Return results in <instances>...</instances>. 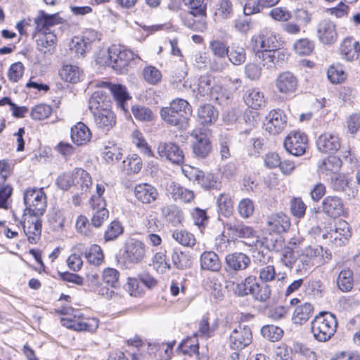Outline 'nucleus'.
Wrapping results in <instances>:
<instances>
[{"label": "nucleus", "mask_w": 360, "mask_h": 360, "mask_svg": "<svg viewBox=\"0 0 360 360\" xmlns=\"http://www.w3.org/2000/svg\"><path fill=\"white\" fill-rule=\"evenodd\" d=\"M191 114V105L182 98L173 100L169 106L162 108L160 110L162 120L179 130H186L188 127Z\"/></svg>", "instance_id": "1"}, {"label": "nucleus", "mask_w": 360, "mask_h": 360, "mask_svg": "<svg viewBox=\"0 0 360 360\" xmlns=\"http://www.w3.org/2000/svg\"><path fill=\"white\" fill-rule=\"evenodd\" d=\"M338 321L335 316L328 311H321L311 323V331L315 340L324 342L329 340L336 332Z\"/></svg>", "instance_id": "2"}, {"label": "nucleus", "mask_w": 360, "mask_h": 360, "mask_svg": "<svg viewBox=\"0 0 360 360\" xmlns=\"http://www.w3.org/2000/svg\"><path fill=\"white\" fill-rule=\"evenodd\" d=\"M190 11L181 17L184 24L190 29L203 32L207 28V4L205 0H184Z\"/></svg>", "instance_id": "3"}, {"label": "nucleus", "mask_w": 360, "mask_h": 360, "mask_svg": "<svg viewBox=\"0 0 360 360\" xmlns=\"http://www.w3.org/2000/svg\"><path fill=\"white\" fill-rule=\"evenodd\" d=\"M23 202L25 205L23 217L27 216V212L31 216L41 217L46 208V195L44 188H27L24 192Z\"/></svg>", "instance_id": "4"}, {"label": "nucleus", "mask_w": 360, "mask_h": 360, "mask_svg": "<svg viewBox=\"0 0 360 360\" xmlns=\"http://www.w3.org/2000/svg\"><path fill=\"white\" fill-rule=\"evenodd\" d=\"M108 61L105 63L110 65L117 72L124 73L129 63L134 58V53L122 46L112 45L108 50Z\"/></svg>", "instance_id": "5"}, {"label": "nucleus", "mask_w": 360, "mask_h": 360, "mask_svg": "<svg viewBox=\"0 0 360 360\" xmlns=\"http://www.w3.org/2000/svg\"><path fill=\"white\" fill-rule=\"evenodd\" d=\"M283 145L290 155L301 156L305 153L308 147V139L304 133L292 131L285 137Z\"/></svg>", "instance_id": "6"}, {"label": "nucleus", "mask_w": 360, "mask_h": 360, "mask_svg": "<svg viewBox=\"0 0 360 360\" xmlns=\"http://www.w3.org/2000/svg\"><path fill=\"white\" fill-rule=\"evenodd\" d=\"M287 116L281 109L271 110L265 117L263 126L266 131L276 135L282 132L287 125Z\"/></svg>", "instance_id": "7"}, {"label": "nucleus", "mask_w": 360, "mask_h": 360, "mask_svg": "<svg viewBox=\"0 0 360 360\" xmlns=\"http://www.w3.org/2000/svg\"><path fill=\"white\" fill-rule=\"evenodd\" d=\"M252 340L250 328L238 325L231 333L229 339V347L234 350H241L248 347Z\"/></svg>", "instance_id": "8"}, {"label": "nucleus", "mask_w": 360, "mask_h": 360, "mask_svg": "<svg viewBox=\"0 0 360 360\" xmlns=\"http://www.w3.org/2000/svg\"><path fill=\"white\" fill-rule=\"evenodd\" d=\"M252 42L254 43V49H261L269 51L279 49L283 45L281 38L272 31H263L258 35H254L252 37Z\"/></svg>", "instance_id": "9"}, {"label": "nucleus", "mask_w": 360, "mask_h": 360, "mask_svg": "<svg viewBox=\"0 0 360 360\" xmlns=\"http://www.w3.org/2000/svg\"><path fill=\"white\" fill-rule=\"evenodd\" d=\"M323 248L321 246H308L302 250L299 255L297 271H307L311 266L316 264V261L320 259L323 255Z\"/></svg>", "instance_id": "10"}, {"label": "nucleus", "mask_w": 360, "mask_h": 360, "mask_svg": "<svg viewBox=\"0 0 360 360\" xmlns=\"http://www.w3.org/2000/svg\"><path fill=\"white\" fill-rule=\"evenodd\" d=\"M99 86L108 89L110 91L117 103V107L121 110L124 112L128 111V101L130 100L131 97L128 93L125 86L120 84H112L108 82H101Z\"/></svg>", "instance_id": "11"}, {"label": "nucleus", "mask_w": 360, "mask_h": 360, "mask_svg": "<svg viewBox=\"0 0 360 360\" xmlns=\"http://www.w3.org/2000/svg\"><path fill=\"white\" fill-rule=\"evenodd\" d=\"M79 316L75 314L74 318H62L60 319L61 324L76 331H88L94 332L98 327V320L96 318H88L84 319H79Z\"/></svg>", "instance_id": "12"}, {"label": "nucleus", "mask_w": 360, "mask_h": 360, "mask_svg": "<svg viewBox=\"0 0 360 360\" xmlns=\"http://www.w3.org/2000/svg\"><path fill=\"white\" fill-rule=\"evenodd\" d=\"M224 231V236L229 239L235 240L238 238H248L252 236V228L243 224L241 222L231 219L228 221H222Z\"/></svg>", "instance_id": "13"}, {"label": "nucleus", "mask_w": 360, "mask_h": 360, "mask_svg": "<svg viewBox=\"0 0 360 360\" xmlns=\"http://www.w3.org/2000/svg\"><path fill=\"white\" fill-rule=\"evenodd\" d=\"M225 271L230 274L245 270L251 264L250 257L241 252H235L229 254L225 258Z\"/></svg>", "instance_id": "14"}, {"label": "nucleus", "mask_w": 360, "mask_h": 360, "mask_svg": "<svg viewBox=\"0 0 360 360\" xmlns=\"http://www.w3.org/2000/svg\"><path fill=\"white\" fill-rule=\"evenodd\" d=\"M35 32H53V28L63 23V18L58 14H47L44 11H39L37 16L34 18Z\"/></svg>", "instance_id": "15"}, {"label": "nucleus", "mask_w": 360, "mask_h": 360, "mask_svg": "<svg viewBox=\"0 0 360 360\" xmlns=\"http://www.w3.org/2000/svg\"><path fill=\"white\" fill-rule=\"evenodd\" d=\"M40 217L29 214L27 219L25 218L24 221H21L24 233L29 243L32 244H37L41 238L42 225Z\"/></svg>", "instance_id": "16"}, {"label": "nucleus", "mask_w": 360, "mask_h": 360, "mask_svg": "<svg viewBox=\"0 0 360 360\" xmlns=\"http://www.w3.org/2000/svg\"><path fill=\"white\" fill-rule=\"evenodd\" d=\"M316 32L319 41L323 44H333L338 39L336 25L330 20H323L319 22Z\"/></svg>", "instance_id": "17"}, {"label": "nucleus", "mask_w": 360, "mask_h": 360, "mask_svg": "<svg viewBox=\"0 0 360 360\" xmlns=\"http://www.w3.org/2000/svg\"><path fill=\"white\" fill-rule=\"evenodd\" d=\"M146 251V245L143 242L131 238L125 245L124 255L129 262L136 264L143 259Z\"/></svg>", "instance_id": "18"}, {"label": "nucleus", "mask_w": 360, "mask_h": 360, "mask_svg": "<svg viewBox=\"0 0 360 360\" xmlns=\"http://www.w3.org/2000/svg\"><path fill=\"white\" fill-rule=\"evenodd\" d=\"M33 37L36 38L37 47L43 54H51L54 52L57 37L53 32H34Z\"/></svg>", "instance_id": "19"}, {"label": "nucleus", "mask_w": 360, "mask_h": 360, "mask_svg": "<svg viewBox=\"0 0 360 360\" xmlns=\"http://www.w3.org/2000/svg\"><path fill=\"white\" fill-rule=\"evenodd\" d=\"M298 85L297 77L290 72L281 73L276 79V87L278 91L285 95L294 93Z\"/></svg>", "instance_id": "20"}, {"label": "nucleus", "mask_w": 360, "mask_h": 360, "mask_svg": "<svg viewBox=\"0 0 360 360\" xmlns=\"http://www.w3.org/2000/svg\"><path fill=\"white\" fill-rule=\"evenodd\" d=\"M191 136L195 139L193 144V153L198 157L205 158L211 150V144L207 136L201 129H195L191 132Z\"/></svg>", "instance_id": "21"}, {"label": "nucleus", "mask_w": 360, "mask_h": 360, "mask_svg": "<svg viewBox=\"0 0 360 360\" xmlns=\"http://www.w3.org/2000/svg\"><path fill=\"white\" fill-rule=\"evenodd\" d=\"M316 146L321 152L333 155L340 148V139L330 133H323L316 140Z\"/></svg>", "instance_id": "22"}, {"label": "nucleus", "mask_w": 360, "mask_h": 360, "mask_svg": "<svg viewBox=\"0 0 360 360\" xmlns=\"http://www.w3.org/2000/svg\"><path fill=\"white\" fill-rule=\"evenodd\" d=\"M96 126L103 131H109L116 123L114 112L108 108H101L93 112Z\"/></svg>", "instance_id": "23"}, {"label": "nucleus", "mask_w": 360, "mask_h": 360, "mask_svg": "<svg viewBox=\"0 0 360 360\" xmlns=\"http://www.w3.org/2000/svg\"><path fill=\"white\" fill-rule=\"evenodd\" d=\"M322 210L328 216L336 218L344 213V204L337 196H327L322 202Z\"/></svg>", "instance_id": "24"}, {"label": "nucleus", "mask_w": 360, "mask_h": 360, "mask_svg": "<svg viewBox=\"0 0 360 360\" xmlns=\"http://www.w3.org/2000/svg\"><path fill=\"white\" fill-rule=\"evenodd\" d=\"M92 186V179L91 175L82 168L75 169L74 187L77 190V195L84 194L89 191ZM77 195L74 196V199Z\"/></svg>", "instance_id": "25"}, {"label": "nucleus", "mask_w": 360, "mask_h": 360, "mask_svg": "<svg viewBox=\"0 0 360 360\" xmlns=\"http://www.w3.org/2000/svg\"><path fill=\"white\" fill-rule=\"evenodd\" d=\"M340 52L343 59L349 62L353 61L359 56V44L352 37L346 38L340 44Z\"/></svg>", "instance_id": "26"}, {"label": "nucleus", "mask_w": 360, "mask_h": 360, "mask_svg": "<svg viewBox=\"0 0 360 360\" xmlns=\"http://www.w3.org/2000/svg\"><path fill=\"white\" fill-rule=\"evenodd\" d=\"M194 176L195 180L205 190L219 189L221 186V181L217 174L195 169Z\"/></svg>", "instance_id": "27"}, {"label": "nucleus", "mask_w": 360, "mask_h": 360, "mask_svg": "<svg viewBox=\"0 0 360 360\" xmlns=\"http://www.w3.org/2000/svg\"><path fill=\"white\" fill-rule=\"evenodd\" d=\"M136 198L142 203L149 204L154 202L158 196L157 189L148 184H141L134 188Z\"/></svg>", "instance_id": "28"}, {"label": "nucleus", "mask_w": 360, "mask_h": 360, "mask_svg": "<svg viewBox=\"0 0 360 360\" xmlns=\"http://www.w3.org/2000/svg\"><path fill=\"white\" fill-rule=\"evenodd\" d=\"M266 224L275 233L286 231L290 226V218L283 212L274 213L268 217Z\"/></svg>", "instance_id": "29"}, {"label": "nucleus", "mask_w": 360, "mask_h": 360, "mask_svg": "<svg viewBox=\"0 0 360 360\" xmlns=\"http://www.w3.org/2000/svg\"><path fill=\"white\" fill-rule=\"evenodd\" d=\"M172 198L174 200H180L184 202H190L194 198L193 191L181 186L179 184L172 181L167 188Z\"/></svg>", "instance_id": "30"}, {"label": "nucleus", "mask_w": 360, "mask_h": 360, "mask_svg": "<svg viewBox=\"0 0 360 360\" xmlns=\"http://www.w3.org/2000/svg\"><path fill=\"white\" fill-rule=\"evenodd\" d=\"M261 244V248L271 251L279 252L284 248V240L280 233H269L262 240H257V245Z\"/></svg>", "instance_id": "31"}, {"label": "nucleus", "mask_w": 360, "mask_h": 360, "mask_svg": "<svg viewBox=\"0 0 360 360\" xmlns=\"http://www.w3.org/2000/svg\"><path fill=\"white\" fill-rule=\"evenodd\" d=\"M91 138V133L86 125L78 122L71 128V139L78 146L88 143Z\"/></svg>", "instance_id": "32"}, {"label": "nucleus", "mask_w": 360, "mask_h": 360, "mask_svg": "<svg viewBox=\"0 0 360 360\" xmlns=\"http://www.w3.org/2000/svg\"><path fill=\"white\" fill-rule=\"evenodd\" d=\"M198 122L202 125L212 124L218 118V111L210 104L200 106L197 112Z\"/></svg>", "instance_id": "33"}, {"label": "nucleus", "mask_w": 360, "mask_h": 360, "mask_svg": "<svg viewBox=\"0 0 360 360\" xmlns=\"http://www.w3.org/2000/svg\"><path fill=\"white\" fill-rule=\"evenodd\" d=\"M314 311V307L311 303L305 302L298 305L293 311L292 321L295 324L302 325L309 319Z\"/></svg>", "instance_id": "34"}, {"label": "nucleus", "mask_w": 360, "mask_h": 360, "mask_svg": "<svg viewBox=\"0 0 360 360\" xmlns=\"http://www.w3.org/2000/svg\"><path fill=\"white\" fill-rule=\"evenodd\" d=\"M221 266L219 256L212 251L204 252L200 256V267L202 269L218 271Z\"/></svg>", "instance_id": "35"}, {"label": "nucleus", "mask_w": 360, "mask_h": 360, "mask_svg": "<svg viewBox=\"0 0 360 360\" xmlns=\"http://www.w3.org/2000/svg\"><path fill=\"white\" fill-rule=\"evenodd\" d=\"M280 0H247L244 6V13L250 15L259 13L264 8L275 6Z\"/></svg>", "instance_id": "36"}, {"label": "nucleus", "mask_w": 360, "mask_h": 360, "mask_svg": "<svg viewBox=\"0 0 360 360\" xmlns=\"http://www.w3.org/2000/svg\"><path fill=\"white\" fill-rule=\"evenodd\" d=\"M255 288H258L256 277L255 276H249L244 281L237 283L234 288V292L236 295L240 297L248 295H252Z\"/></svg>", "instance_id": "37"}, {"label": "nucleus", "mask_w": 360, "mask_h": 360, "mask_svg": "<svg viewBox=\"0 0 360 360\" xmlns=\"http://www.w3.org/2000/svg\"><path fill=\"white\" fill-rule=\"evenodd\" d=\"M62 79L70 83H77L83 77L82 71L76 65H65L60 70Z\"/></svg>", "instance_id": "38"}, {"label": "nucleus", "mask_w": 360, "mask_h": 360, "mask_svg": "<svg viewBox=\"0 0 360 360\" xmlns=\"http://www.w3.org/2000/svg\"><path fill=\"white\" fill-rule=\"evenodd\" d=\"M243 98L248 106L255 109L264 106L266 103L264 94L256 89H248Z\"/></svg>", "instance_id": "39"}, {"label": "nucleus", "mask_w": 360, "mask_h": 360, "mask_svg": "<svg viewBox=\"0 0 360 360\" xmlns=\"http://www.w3.org/2000/svg\"><path fill=\"white\" fill-rule=\"evenodd\" d=\"M158 152L161 158H184V154L179 146L173 143H160Z\"/></svg>", "instance_id": "40"}, {"label": "nucleus", "mask_w": 360, "mask_h": 360, "mask_svg": "<svg viewBox=\"0 0 360 360\" xmlns=\"http://www.w3.org/2000/svg\"><path fill=\"white\" fill-rule=\"evenodd\" d=\"M226 56L233 65H240L243 64L246 60V52L243 46L232 44L229 46Z\"/></svg>", "instance_id": "41"}, {"label": "nucleus", "mask_w": 360, "mask_h": 360, "mask_svg": "<svg viewBox=\"0 0 360 360\" xmlns=\"http://www.w3.org/2000/svg\"><path fill=\"white\" fill-rule=\"evenodd\" d=\"M177 349L184 355L192 356L199 355V344L195 335L193 338H188L183 340L178 346Z\"/></svg>", "instance_id": "42"}, {"label": "nucleus", "mask_w": 360, "mask_h": 360, "mask_svg": "<svg viewBox=\"0 0 360 360\" xmlns=\"http://www.w3.org/2000/svg\"><path fill=\"white\" fill-rule=\"evenodd\" d=\"M162 216L174 225H178L184 219L182 212L176 205H167L161 209Z\"/></svg>", "instance_id": "43"}, {"label": "nucleus", "mask_w": 360, "mask_h": 360, "mask_svg": "<svg viewBox=\"0 0 360 360\" xmlns=\"http://www.w3.org/2000/svg\"><path fill=\"white\" fill-rule=\"evenodd\" d=\"M219 212L226 217H229L233 211V205L229 193H221L217 198Z\"/></svg>", "instance_id": "44"}, {"label": "nucleus", "mask_w": 360, "mask_h": 360, "mask_svg": "<svg viewBox=\"0 0 360 360\" xmlns=\"http://www.w3.org/2000/svg\"><path fill=\"white\" fill-rule=\"evenodd\" d=\"M171 259L174 266L179 269H185L191 266V257L188 254L177 249L173 250Z\"/></svg>", "instance_id": "45"}, {"label": "nucleus", "mask_w": 360, "mask_h": 360, "mask_svg": "<svg viewBox=\"0 0 360 360\" xmlns=\"http://www.w3.org/2000/svg\"><path fill=\"white\" fill-rule=\"evenodd\" d=\"M341 166V159H323L319 165V171L326 175L333 174L338 172Z\"/></svg>", "instance_id": "46"}, {"label": "nucleus", "mask_w": 360, "mask_h": 360, "mask_svg": "<svg viewBox=\"0 0 360 360\" xmlns=\"http://www.w3.org/2000/svg\"><path fill=\"white\" fill-rule=\"evenodd\" d=\"M153 268L158 273H165L171 269V265L167 259L166 252H156L153 258Z\"/></svg>", "instance_id": "47"}, {"label": "nucleus", "mask_w": 360, "mask_h": 360, "mask_svg": "<svg viewBox=\"0 0 360 360\" xmlns=\"http://www.w3.org/2000/svg\"><path fill=\"white\" fill-rule=\"evenodd\" d=\"M337 284L342 291H349L353 286L352 271L349 269L342 270L337 278Z\"/></svg>", "instance_id": "48"}, {"label": "nucleus", "mask_w": 360, "mask_h": 360, "mask_svg": "<svg viewBox=\"0 0 360 360\" xmlns=\"http://www.w3.org/2000/svg\"><path fill=\"white\" fill-rule=\"evenodd\" d=\"M261 333L264 338L271 342L281 340L283 335V330L274 325H266L261 328Z\"/></svg>", "instance_id": "49"}, {"label": "nucleus", "mask_w": 360, "mask_h": 360, "mask_svg": "<svg viewBox=\"0 0 360 360\" xmlns=\"http://www.w3.org/2000/svg\"><path fill=\"white\" fill-rule=\"evenodd\" d=\"M172 238L179 244L192 247L195 244L194 236L185 230H175L172 233Z\"/></svg>", "instance_id": "50"}, {"label": "nucleus", "mask_w": 360, "mask_h": 360, "mask_svg": "<svg viewBox=\"0 0 360 360\" xmlns=\"http://www.w3.org/2000/svg\"><path fill=\"white\" fill-rule=\"evenodd\" d=\"M52 113V108L47 104L40 103L32 108L30 117L32 120L40 121L48 118Z\"/></svg>", "instance_id": "51"}, {"label": "nucleus", "mask_w": 360, "mask_h": 360, "mask_svg": "<svg viewBox=\"0 0 360 360\" xmlns=\"http://www.w3.org/2000/svg\"><path fill=\"white\" fill-rule=\"evenodd\" d=\"M120 272L113 268H106L103 271V281L111 288L120 287Z\"/></svg>", "instance_id": "52"}, {"label": "nucleus", "mask_w": 360, "mask_h": 360, "mask_svg": "<svg viewBox=\"0 0 360 360\" xmlns=\"http://www.w3.org/2000/svg\"><path fill=\"white\" fill-rule=\"evenodd\" d=\"M214 83V78L210 75H202L198 79V92L200 96L207 97Z\"/></svg>", "instance_id": "53"}, {"label": "nucleus", "mask_w": 360, "mask_h": 360, "mask_svg": "<svg viewBox=\"0 0 360 360\" xmlns=\"http://www.w3.org/2000/svg\"><path fill=\"white\" fill-rule=\"evenodd\" d=\"M254 50L255 51V55L257 61L261 63L264 67H266L269 69L276 67L273 58L272 51L261 49H256Z\"/></svg>", "instance_id": "54"}, {"label": "nucleus", "mask_w": 360, "mask_h": 360, "mask_svg": "<svg viewBox=\"0 0 360 360\" xmlns=\"http://www.w3.org/2000/svg\"><path fill=\"white\" fill-rule=\"evenodd\" d=\"M295 51L301 56H308L312 53L314 44L307 38L297 40L293 45Z\"/></svg>", "instance_id": "55"}, {"label": "nucleus", "mask_w": 360, "mask_h": 360, "mask_svg": "<svg viewBox=\"0 0 360 360\" xmlns=\"http://www.w3.org/2000/svg\"><path fill=\"white\" fill-rule=\"evenodd\" d=\"M327 77L333 84H340L345 81L347 74L341 66L331 65L327 71Z\"/></svg>", "instance_id": "56"}, {"label": "nucleus", "mask_w": 360, "mask_h": 360, "mask_svg": "<svg viewBox=\"0 0 360 360\" xmlns=\"http://www.w3.org/2000/svg\"><path fill=\"white\" fill-rule=\"evenodd\" d=\"M106 96L102 90L95 91L89 98V108L93 113L94 111H99L101 108H104V101Z\"/></svg>", "instance_id": "57"}, {"label": "nucleus", "mask_w": 360, "mask_h": 360, "mask_svg": "<svg viewBox=\"0 0 360 360\" xmlns=\"http://www.w3.org/2000/svg\"><path fill=\"white\" fill-rule=\"evenodd\" d=\"M207 285L211 292V295L215 300H220L223 298V286L217 277L214 276L210 278L207 283Z\"/></svg>", "instance_id": "58"}, {"label": "nucleus", "mask_w": 360, "mask_h": 360, "mask_svg": "<svg viewBox=\"0 0 360 360\" xmlns=\"http://www.w3.org/2000/svg\"><path fill=\"white\" fill-rule=\"evenodd\" d=\"M85 257L87 261L92 264L98 265L103 259V255L100 246L93 245L85 252Z\"/></svg>", "instance_id": "59"}, {"label": "nucleus", "mask_w": 360, "mask_h": 360, "mask_svg": "<svg viewBox=\"0 0 360 360\" xmlns=\"http://www.w3.org/2000/svg\"><path fill=\"white\" fill-rule=\"evenodd\" d=\"M134 117L140 121L149 122L153 120L154 115L148 108L135 105L131 108Z\"/></svg>", "instance_id": "60"}, {"label": "nucleus", "mask_w": 360, "mask_h": 360, "mask_svg": "<svg viewBox=\"0 0 360 360\" xmlns=\"http://www.w3.org/2000/svg\"><path fill=\"white\" fill-rule=\"evenodd\" d=\"M143 77L148 83L156 84L160 82L162 74L155 67L150 65L143 69Z\"/></svg>", "instance_id": "61"}, {"label": "nucleus", "mask_w": 360, "mask_h": 360, "mask_svg": "<svg viewBox=\"0 0 360 360\" xmlns=\"http://www.w3.org/2000/svg\"><path fill=\"white\" fill-rule=\"evenodd\" d=\"M123 233V228L118 221H112L108 226L104 233V239L110 241L116 239Z\"/></svg>", "instance_id": "62"}, {"label": "nucleus", "mask_w": 360, "mask_h": 360, "mask_svg": "<svg viewBox=\"0 0 360 360\" xmlns=\"http://www.w3.org/2000/svg\"><path fill=\"white\" fill-rule=\"evenodd\" d=\"M233 13V4L231 0H221L217 4L215 15L221 19H228Z\"/></svg>", "instance_id": "63"}, {"label": "nucleus", "mask_w": 360, "mask_h": 360, "mask_svg": "<svg viewBox=\"0 0 360 360\" xmlns=\"http://www.w3.org/2000/svg\"><path fill=\"white\" fill-rule=\"evenodd\" d=\"M209 48L217 58H225L227 56L229 46L221 40L215 39L210 42Z\"/></svg>", "instance_id": "64"}]
</instances>
